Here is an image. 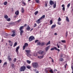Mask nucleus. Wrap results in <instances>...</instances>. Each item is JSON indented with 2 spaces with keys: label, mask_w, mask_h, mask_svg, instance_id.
<instances>
[{
  "label": "nucleus",
  "mask_w": 73,
  "mask_h": 73,
  "mask_svg": "<svg viewBox=\"0 0 73 73\" xmlns=\"http://www.w3.org/2000/svg\"><path fill=\"white\" fill-rule=\"evenodd\" d=\"M32 65L34 68H37L38 67V64L37 62H33L32 63Z\"/></svg>",
  "instance_id": "f257e3e1"
},
{
  "label": "nucleus",
  "mask_w": 73,
  "mask_h": 73,
  "mask_svg": "<svg viewBox=\"0 0 73 73\" xmlns=\"http://www.w3.org/2000/svg\"><path fill=\"white\" fill-rule=\"evenodd\" d=\"M25 51L27 53H26V54L28 56V57H29L30 56H31V55L29 53H30V52H31V50H25Z\"/></svg>",
  "instance_id": "f03ea898"
},
{
  "label": "nucleus",
  "mask_w": 73,
  "mask_h": 73,
  "mask_svg": "<svg viewBox=\"0 0 73 73\" xmlns=\"http://www.w3.org/2000/svg\"><path fill=\"white\" fill-rule=\"evenodd\" d=\"M25 66H22L19 69V70L20 72H23V71H24L25 70Z\"/></svg>",
  "instance_id": "7ed1b4c3"
},
{
  "label": "nucleus",
  "mask_w": 73,
  "mask_h": 73,
  "mask_svg": "<svg viewBox=\"0 0 73 73\" xmlns=\"http://www.w3.org/2000/svg\"><path fill=\"white\" fill-rule=\"evenodd\" d=\"M35 37L33 36H30L29 38V40L30 41H33V40H35Z\"/></svg>",
  "instance_id": "20e7f679"
},
{
  "label": "nucleus",
  "mask_w": 73,
  "mask_h": 73,
  "mask_svg": "<svg viewBox=\"0 0 73 73\" xmlns=\"http://www.w3.org/2000/svg\"><path fill=\"white\" fill-rule=\"evenodd\" d=\"M38 53L40 54H42L43 55H45V53L44 51H42L41 50H40L38 52Z\"/></svg>",
  "instance_id": "39448f33"
},
{
  "label": "nucleus",
  "mask_w": 73,
  "mask_h": 73,
  "mask_svg": "<svg viewBox=\"0 0 73 73\" xmlns=\"http://www.w3.org/2000/svg\"><path fill=\"white\" fill-rule=\"evenodd\" d=\"M12 32L13 33L12 35H11V36H12V37H14V36H15L16 35V31L13 30L12 31Z\"/></svg>",
  "instance_id": "423d86ee"
},
{
  "label": "nucleus",
  "mask_w": 73,
  "mask_h": 73,
  "mask_svg": "<svg viewBox=\"0 0 73 73\" xmlns=\"http://www.w3.org/2000/svg\"><path fill=\"white\" fill-rule=\"evenodd\" d=\"M35 43H36V42H37V45H41V43L40 42L38 41V40H36L35 41Z\"/></svg>",
  "instance_id": "0eeeda50"
},
{
  "label": "nucleus",
  "mask_w": 73,
  "mask_h": 73,
  "mask_svg": "<svg viewBox=\"0 0 73 73\" xmlns=\"http://www.w3.org/2000/svg\"><path fill=\"white\" fill-rule=\"evenodd\" d=\"M20 49V46H18L16 49V51L17 54H19V49Z\"/></svg>",
  "instance_id": "6e6552de"
},
{
  "label": "nucleus",
  "mask_w": 73,
  "mask_h": 73,
  "mask_svg": "<svg viewBox=\"0 0 73 73\" xmlns=\"http://www.w3.org/2000/svg\"><path fill=\"white\" fill-rule=\"evenodd\" d=\"M26 29L27 31H29L30 30H31V27L29 26V25H28L26 28Z\"/></svg>",
  "instance_id": "1a4fd4ad"
},
{
  "label": "nucleus",
  "mask_w": 73,
  "mask_h": 73,
  "mask_svg": "<svg viewBox=\"0 0 73 73\" xmlns=\"http://www.w3.org/2000/svg\"><path fill=\"white\" fill-rule=\"evenodd\" d=\"M8 42L9 43V45H10L11 46H12L13 45L12 42V41H11L10 40H8Z\"/></svg>",
  "instance_id": "9d476101"
},
{
  "label": "nucleus",
  "mask_w": 73,
  "mask_h": 73,
  "mask_svg": "<svg viewBox=\"0 0 73 73\" xmlns=\"http://www.w3.org/2000/svg\"><path fill=\"white\" fill-rule=\"evenodd\" d=\"M50 46H48L45 48V49L46 52H47V51H48V50H49V48H50Z\"/></svg>",
  "instance_id": "9b49d317"
},
{
  "label": "nucleus",
  "mask_w": 73,
  "mask_h": 73,
  "mask_svg": "<svg viewBox=\"0 0 73 73\" xmlns=\"http://www.w3.org/2000/svg\"><path fill=\"white\" fill-rule=\"evenodd\" d=\"M40 20H41V19H38L37 21H36V22L38 24H40Z\"/></svg>",
  "instance_id": "f8f14e48"
},
{
  "label": "nucleus",
  "mask_w": 73,
  "mask_h": 73,
  "mask_svg": "<svg viewBox=\"0 0 73 73\" xmlns=\"http://www.w3.org/2000/svg\"><path fill=\"white\" fill-rule=\"evenodd\" d=\"M8 58L9 61H11L12 60V58H11V56L9 55L8 56Z\"/></svg>",
  "instance_id": "ddd939ff"
},
{
  "label": "nucleus",
  "mask_w": 73,
  "mask_h": 73,
  "mask_svg": "<svg viewBox=\"0 0 73 73\" xmlns=\"http://www.w3.org/2000/svg\"><path fill=\"white\" fill-rule=\"evenodd\" d=\"M62 7H63L62 9V10H63L64 11H65V5H62Z\"/></svg>",
  "instance_id": "4468645a"
},
{
  "label": "nucleus",
  "mask_w": 73,
  "mask_h": 73,
  "mask_svg": "<svg viewBox=\"0 0 73 73\" xmlns=\"http://www.w3.org/2000/svg\"><path fill=\"white\" fill-rule=\"evenodd\" d=\"M15 15H16L17 16V15H18L19 14V11H18V10L16 11L15 12Z\"/></svg>",
  "instance_id": "2eb2a0df"
},
{
  "label": "nucleus",
  "mask_w": 73,
  "mask_h": 73,
  "mask_svg": "<svg viewBox=\"0 0 73 73\" xmlns=\"http://www.w3.org/2000/svg\"><path fill=\"white\" fill-rule=\"evenodd\" d=\"M45 17V15H43L42 17H41L40 19V20H41V19H44Z\"/></svg>",
  "instance_id": "dca6fc26"
},
{
  "label": "nucleus",
  "mask_w": 73,
  "mask_h": 73,
  "mask_svg": "<svg viewBox=\"0 0 73 73\" xmlns=\"http://www.w3.org/2000/svg\"><path fill=\"white\" fill-rule=\"evenodd\" d=\"M50 5H53V4H54V3L53 1H50Z\"/></svg>",
  "instance_id": "f3484780"
},
{
  "label": "nucleus",
  "mask_w": 73,
  "mask_h": 73,
  "mask_svg": "<svg viewBox=\"0 0 73 73\" xmlns=\"http://www.w3.org/2000/svg\"><path fill=\"white\" fill-rule=\"evenodd\" d=\"M4 18L7 20V19H8V16L7 15H5L4 16Z\"/></svg>",
  "instance_id": "a211bd4d"
},
{
  "label": "nucleus",
  "mask_w": 73,
  "mask_h": 73,
  "mask_svg": "<svg viewBox=\"0 0 73 73\" xmlns=\"http://www.w3.org/2000/svg\"><path fill=\"white\" fill-rule=\"evenodd\" d=\"M24 27V26H21L19 28V30L20 31L22 30L23 29V28Z\"/></svg>",
  "instance_id": "6ab92c4d"
},
{
  "label": "nucleus",
  "mask_w": 73,
  "mask_h": 73,
  "mask_svg": "<svg viewBox=\"0 0 73 73\" xmlns=\"http://www.w3.org/2000/svg\"><path fill=\"white\" fill-rule=\"evenodd\" d=\"M38 58H39L41 59V58H43V57H44V56H38Z\"/></svg>",
  "instance_id": "aec40b11"
},
{
  "label": "nucleus",
  "mask_w": 73,
  "mask_h": 73,
  "mask_svg": "<svg viewBox=\"0 0 73 73\" xmlns=\"http://www.w3.org/2000/svg\"><path fill=\"white\" fill-rule=\"evenodd\" d=\"M56 26V25H52L51 27V29H53L54 28H55Z\"/></svg>",
  "instance_id": "412c9836"
},
{
  "label": "nucleus",
  "mask_w": 73,
  "mask_h": 73,
  "mask_svg": "<svg viewBox=\"0 0 73 73\" xmlns=\"http://www.w3.org/2000/svg\"><path fill=\"white\" fill-rule=\"evenodd\" d=\"M20 34H21V36L23 34V33H24V31H23V30H20Z\"/></svg>",
  "instance_id": "4be33fe9"
},
{
  "label": "nucleus",
  "mask_w": 73,
  "mask_h": 73,
  "mask_svg": "<svg viewBox=\"0 0 73 73\" xmlns=\"http://www.w3.org/2000/svg\"><path fill=\"white\" fill-rule=\"evenodd\" d=\"M50 70H49V72L51 73H53V71L52 69H51L50 68Z\"/></svg>",
  "instance_id": "5701e85b"
},
{
  "label": "nucleus",
  "mask_w": 73,
  "mask_h": 73,
  "mask_svg": "<svg viewBox=\"0 0 73 73\" xmlns=\"http://www.w3.org/2000/svg\"><path fill=\"white\" fill-rule=\"evenodd\" d=\"M27 68L28 69H31V66L28 65V66H27Z\"/></svg>",
  "instance_id": "b1692460"
},
{
  "label": "nucleus",
  "mask_w": 73,
  "mask_h": 73,
  "mask_svg": "<svg viewBox=\"0 0 73 73\" xmlns=\"http://www.w3.org/2000/svg\"><path fill=\"white\" fill-rule=\"evenodd\" d=\"M56 7V2H55V4L53 5V8H55Z\"/></svg>",
  "instance_id": "393cba45"
},
{
  "label": "nucleus",
  "mask_w": 73,
  "mask_h": 73,
  "mask_svg": "<svg viewBox=\"0 0 73 73\" xmlns=\"http://www.w3.org/2000/svg\"><path fill=\"white\" fill-rule=\"evenodd\" d=\"M24 46H26V47H27L28 46V44L27 43H25L24 44Z\"/></svg>",
  "instance_id": "a878e982"
},
{
  "label": "nucleus",
  "mask_w": 73,
  "mask_h": 73,
  "mask_svg": "<svg viewBox=\"0 0 73 73\" xmlns=\"http://www.w3.org/2000/svg\"><path fill=\"white\" fill-rule=\"evenodd\" d=\"M17 45V43L16 42H15L14 43V46H13V47H15V46H16V45Z\"/></svg>",
  "instance_id": "bb28decb"
},
{
  "label": "nucleus",
  "mask_w": 73,
  "mask_h": 73,
  "mask_svg": "<svg viewBox=\"0 0 73 73\" xmlns=\"http://www.w3.org/2000/svg\"><path fill=\"white\" fill-rule=\"evenodd\" d=\"M22 4H23V5H27V4H26V3H25L24 1H22Z\"/></svg>",
  "instance_id": "cd10ccee"
},
{
  "label": "nucleus",
  "mask_w": 73,
  "mask_h": 73,
  "mask_svg": "<svg viewBox=\"0 0 73 73\" xmlns=\"http://www.w3.org/2000/svg\"><path fill=\"white\" fill-rule=\"evenodd\" d=\"M21 12L22 13H24V8H23L21 9Z\"/></svg>",
  "instance_id": "c85d7f7f"
},
{
  "label": "nucleus",
  "mask_w": 73,
  "mask_h": 73,
  "mask_svg": "<svg viewBox=\"0 0 73 73\" xmlns=\"http://www.w3.org/2000/svg\"><path fill=\"white\" fill-rule=\"evenodd\" d=\"M55 49L56 50H58V52H60V49H57V48H56V47H54Z\"/></svg>",
  "instance_id": "c756f323"
},
{
  "label": "nucleus",
  "mask_w": 73,
  "mask_h": 73,
  "mask_svg": "<svg viewBox=\"0 0 73 73\" xmlns=\"http://www.w3.org/2000/svg\"><path fill=\"white\" fill-rule=\"evenodd\" d=\"M59 61L62 62V61H64V59L62 58H60Z\"/></svg>",
  "instance_id": "7c9ffc66"
},
{
  "label": "nucleus",
  "mask_w": 73,
  "mask_h": 73,
  "mask_svg": "<svg viewBox=\"0 0 73 73\" xmlns=\"http://www.w3.org/2000/svg\"><path fill=\"white\" fill-rule=\"evenodd\" d=\"M66 20L67 21H68V22H69V19L68 18V17H66Z\"/></svg>",
  "instance_id": "2f4dec72"
},
{
  "label": "nucleus",
  "mask_w": 73,
  "mask_h": 73,
  "mask_svg": "<svg viewBox=\"0 0 73 73\" xmlns=\"http://www.w3.org/2000/svg\"><path fill=\"white\" fill-rule=\"evenodd\" d=\"M61 42H62L63 43H65L66 42V41L65 40H62L61 41Z\"/></svg>",
  "instance_id": "473e14b6"
},
{
  "label": "nucleus",
  "mask_w": 73,
  "mask_h": 73,
  "mask_svg": "<svg viewBox=\"0 0 73 73\" xmlns=\"http://www.w3.org/2000/svg\"><path fill=\"white\" fill-rule=\"evenodd\" d=\"M50 41H49L46 44V45H49L50 44Z\"/></svg>",
  "instance_id": "72a5a7b5"
},
{
  "label": "nucleus",
  "mask_w": 73,
  "mask_h": 73,
  "mask_svg": "<svg viewBox=\"0 0 73 73\" xmlns=\"http://www.w3.org/2000/svg\"><path fill=\"white\" fill-rule=\"evenodd\" d=\"M27 63L28 64H30L31 62L29 60H27Z\"/></svg>",
  "instance_id": "f704fd0d"
},
{
  "label": "nucleus",
  "mask_w": 73,
  "mask_h": 73,
  "mask_svg": "<svg viewBox=\"0 0 73 73\" xmlns=\"http://www.w3.org/2000/svg\"><path fill=\"white\" fill-rule=\"evenodd\" d=\"M50 25H51V24H53V21H52V20H50Z\"/></svg>",
  "instance_id": "c9c22d12"
},
{
  "label": "nucleus",
  "mask_w": 73,
  "mask_h": 73,
  "mask_svg": "<svg viewBox=\"0 0 73 73\" xmlns=\"http://www.w3.org/2000/svg\"><path fill=\"white\" fill-rule=\"evenodd\" d=\"M38 13V11H37L35 12V15H36Z\"/></svg>",
  "instance_id": "e433bc0d"
},
{
  "label": "nucleus",
  "mask_w": 73,
  "mask_h": 73,
  "mask_svg": "<svg viewBox=\"0 0 73 73\" xmlns=\"http://www.w3.org/2000/svg\"><path fill=\"white\" fill-rule=\"evenodd\" d=\"M16 60H17V59L16 58H15L13 60V61L14 62H16Z\"/></svg>",
  "instance_id": "4c0bfd02"
},
{
  "label": "nucleus",
  "mask_w": 73,
  "mask_h": 73,
  "mask_svg": "<svg viewBox=\"0 0 73 73\" xmlns=\"http://www.w3.org/2000/svg\"><path fill=\"white\" fill-rule=\"evenodd\" d=\"M4 5H6L7 4V2L5 1L4 2Z\"/></svg>",
  "instance_id": "58836bf2"
},
{
  "label": "nucleus",
  "mask_w": 73,
  "mask_h": 73,
  "mask_svg": "<svg viewBox=\"0 0 73 73\" xmlns=\"http://www.w3.org/2000/svg\"><path fill=\"white\" fill-rule=\"evenodd\" d=\"M70 3H69L68 5H67V8H69V7H70Z\"/></svg>",
  "instance_id": "ea45409f"
},
{
  "label": "nucleus",
  "mask_w": 73,
  "mask_h": 73,
  "mask_svg": "<svg viewBox=\"0 0 73 73\" xmlns=\"http://www.w3.org/2000/svg\"><path fill=\"white\" fill-rule=\"evenodd\" d=\"M11 66H12V67L13 68V67H14V64L13 63H11Z\"/></svg>",
  "instance_id": "a19ab883"
},
{
  "label": "nucleus",
  "mask_w": 73,
  "mask_h": 73,
  "mask_svg": "<svg viewBox=\"0 0 73 73\" xmlns=\"http://www.w3.org/2000/svg\"><path fill=\"white\" fill-rule=\"evenodd\" d=\"M44 44H45V43L44 42H42V43L41 44V46H43Z\"/></svg>",
  "instance_id": "79ce46f5"
},
{
  "label": "nucleus",
  "mask_w": 73,
  "mask_h": 73,
  "mask_svg": "<svg viewBox=\"0 0 73 73\" xmlns=\"http://www.w3.org/2000/svg\"><path fill=\"white\" fill-rule=\"evenodd\" d=\"M54 49H55V48H54H54H51L50 49V50H54Z\"/></svg>",
  "instance_id": "37998d69"
},
{
  "label": "nucleus",
  "mask_w": 73,
  "mask_h": 73,
  "mask_svg": "<svg viewBox=\"0 0 73 73\" xmlns=\"http://www.w3.org/2000/svg\"><path fill=\"white\" fill-rule=\"evenodd\" d=\"M26 47V46H23V50H24L25 49V48Z\"/></svg>",
  "instance_id": "c03bdc74"
},
{
  "label": "nucleus",
  "mask_w": 73,
  "mask_h": 73,
  "mask_svg": "<svg viewBox=\"0 0 73 73\" xmlns=\"http://www.w3.org/2000/svg\"><path fill=\"white\" fill-rule=\"evenodd\" d=\"M68 36V31H66V37H67V36Z\"/></svg>",
  "instance_id": "a18cd8bd"
},
{
  "label": "nucleus",
  "mask_w": 73,
  "mask_h": 73,
  "mask_svg": "<svg viewBox=\"0 0 73 73\" xmlns=\"http://www.w3.org/2000/svg\"><path fill=\"white\" fill-rule=\"evenodd\" d=\"M7 21H11V19L10 18L7 19Z\"/></svg>",
  "instance_id": "49530a36"
},
{
  "label": "nucleus",
  "mask_w": 73,
  "mask_h": 73,
  "mask_svg": "<svg viewBox=\"0 0 73 73\" xmlns=\"http://www.w3.org/2000/svg\"><path fill=\"white\" fill-rule=\"evenodd\" d=\"M35 1L37 3H39V0H35Z\"/></svg>",
  "instance_id": "de8ad7c7"
},
{
  "label": "nucleus",
  "mask_w": 73,
  "mask_h": 73,
  "mask_svg": "<svg viewBox=\"0 0 73 73\" xmlns=\"http://www.w3.org/2000/svg\"><path fill=\"white\" fill-rule=\"evenodd\" d=\"M58 25H61V23L59 22H58Z\"/></svg>",
  "instance_id": "09e8293b"
},
{
  "label": "nucleus",
  "mask_w": 73,
  "mask_h": 73,
  "mask_svg": "<svg viewBox=\"0 0 73 73\" xmlns=\"http://www.w3.org/2000/svg\"><path fill=\"white\" fill-rule=\"evenodd\" d=\"M21 21V20L19 19V20L17 21V22H18V23H19V22H20V21Z\"/></svg>",
  "instance_id": "8fccbe9b"
},
{
  "label": "nucleus",
  "mask_w": 73,
  "mask_h": 73,
  "mask_svg": "<svg viewBox=\"0 0 73 73\" xmlns=\"http://www.w3.org/2000/svg\"><path fill=\"white\" fill-rule=\"evenodd\" d=\"M61 20V18H60V17H59L58 18V21H60Z\"/></svg>",
  "instance_id": "3c124183"
},
{
  "label": "nucleus",
  "mask_w": 73,
  "mask_h": 73,
  "mask_svg": "<svg viewBox=\"0 0 73 73\" xmlns=\"http://www.w3.org/2000/svg\"><path fill=\"white\" fill-rule=\"evenodd\" d=\"M36 25H37L35 23L34 24V27H36Z\"/></svg>",
  "instance_id": "603ef678"
},
{
  "label": "nucleus",
  "mask_w": 73,
  "mask_h": 73,
  "mask_svg": "<svg viewBox=\"0 0 73 73\" xmlns=\"http://www.w3.org/2000/svg\"><path fill=\"white\" fill-rule=\"evenodd\" d=\"M57 46L58 48H60V46H59L58 44H57Z\"/></svg>",
  "instance_id": "864d4df0"
},
{
  "label": "nucleus",
  "mask_w": 73,
  "mask_h": 73,
  "mask_svg": "<svg viewBox=\"0 0 73 73\" xmlns=\"http://www.w3.org/2000/svg\"><path fill=\"white\" fill-rule=\"evenodd\" d=\"M60 57H62V54H60Z\"/></svg>",
  "instance_id": "5fc2aeb1"
},
{
  "label": "nucleus",
  "mask_w": 73,
  "mask_h": 73,
  "mask_svg": "<svg viewBox=\"0 0 73 73\" xmlns=\"http://www.w3.org/2000/svg\"><path fill=\"white\" fill-rule=\"evenodd\" d=\"M7 64V62H5L4 63L3 65H6Z\"/></svg>",
  "instance_id": "6e6d98bb"
},
{
  "label": "nucleus",
  "mask_w": 73,
  "mask_h": 73,
  "mask_svg": "<svg viewBox=\"0 0 73 73\" xmlns=\"http://www.w3.org/2000/svg\"><path fill=\"white\" fill-rule=\"evenodd\" d=\"M66 66H67V64H66L65 66V68H66Z\"/></svg>",
  "instance_id": "4d7b16f0"
},
{
  "label": "nucleus",
  "mask_w": 73,
  "mask_h": 73,
  "mask_svg": "<svg viewBox=\"0 0 73 73\" xmlns=\"http://www.w3.org/2000/svg\"><path fill=\"white\" fill-rule=\"evenodd\" d=\"M14 24V23L13 22H11V23H10V24Z\"/></svg>",
  "instance_id": "13d9d810"
},
{
  "label": "nucleus",
  "mask_w": 73,
  "mask_h": 73,
  "mask_svg": "<svg viewBox=\"0 0 73 73\" xmlns=\"http://www.w3.org/2000/svg\"><path fill=\"white\" fill-rule=\"evenodd\" d=\"M52 62H54V61L53 60V59L52 58Z\"/></svg>",
  "instance_id": "bf43d9fd"
},
{
  "label": "nucleus",
  "mask_w": 73,
  "mask_h": 73,
  "mask_svg": "<svg viewBox=\"0 0 73 73\" xmlns=\"http://www.w3.org/2000/svg\"><path fill=\"white\" fill-rule=\"evenodd\" d=\"M5 35L6 36H8V34L6 33L5 34Z\"/></svg>",
  "instance_id": "052dcab7"
},
{
  "label": "nucleus",
  "mask_w": 73,
  "mask_h": 73,
  "mask_svg": "<svg viewBox=\"0 0 73 73\" xmlns=\"http://www.w3.org/2000/svg\"><path fill=\"white\" fill-rule=\"evenodd\" d=\"M2 62V61L1 60H0V64H1Z\"/></svg>",
  "instance_id": "680f3d73"
},
{
  "label": "nucleus",
  "mask_w": 73,
  "mask_h": 73,
  "mask_svg": "<svg viewBox=\"0 0 73 73\" xmlns=\"http://www.w3.org/2000/svg\"><path fill=\"white\" fill-rule=\"evenodd\" d=\"M54 71H55V72H57V70L56 69H55L54 70Z\"/></svg>",
  "instance_id": "e2e57ef3"
},
{
  "label": "nucleus",
  "mask_w": 73,
  "mask_h": 73,
  "mask_svg": "<svg viewBox=\"0 0 73 73\" xmlns=\"http://www.w3.org/2000/svg\"><path fill=\"white\" fill-rule=\"evenodd\" d=\"M54 35H57V33H55L54 34Z\"/></svg>",
  "instance_id": "0e129e2a"
},
{
  "label": "nucleus",
  "mask_w": 73,
  "mask_h": 73,
  "mask_svg": "<svg viewBox=\"0 0 73 73\" xmlns=\"http://www.w3.org/2000/svg\"><path fill=\"white\" fill-rule=\"evenodd\" d=\"M45 7H47V4H45Z\"/></svg>",
  "instance_id": "69168bd1"
},
{
  "label": "nucleus",
  "mask_w": 73,
  "mask_h": 73,
  "mask_svg": "<svg viewBox=\"0 0 73 73\" xmlns=\"http://www.w3.org/2000/svg\"><path fill=\"white\" fill-rule=\"evenodd\" d=\"M71 68L72 69H73V66H71Z\"/></svg>",
  "instance_id": "338daca9"
},
{
  "label": "nucleus",
  "mask_w": 73,
  "mask_h": 73,
  "mask_svg": "<svg viewBox=\"0 0 73 73\" xmlns=\"http://www.w3.org/2000/svg\"><path fill=\"white\" fill-rule=\"evenodd\" d=\"M27 25L26 24H25V25H24L25 27H26V26H27Z\"/></svg>",
  "instance_id": "774afa93"
}]
</instances>
